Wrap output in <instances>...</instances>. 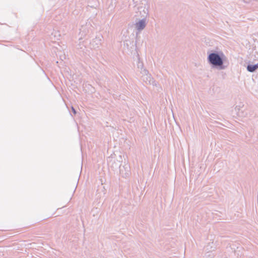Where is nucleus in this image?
<instances>
[{"instance_id":"nucleus-1","label":"nucleus","mask_w":258,"mask_h":258,"mask_svg":"<svg viewBox=\"0 0 258 258\" xmlns=\"http://www.w3.org/2000/svg\"><path fill=\"white\" fill-rule=\"evenodd\" d=\"M209 61L214 66H221L223 64L222 58L217 53H211L208 57Z\"/></svg>"},{"instance_id":"nucleus-2","label":"nucleus","mask_w":258,"mask_h":258,"mask_svg":"<svg viewBox=\"0 0 258 258\" xmlns=\"http://www.w3.org/2000/svg\"><path fill=\"white\" fill-rule=\"evenodd\" d=\"M145 27V21L142 20L136 24V27L138 30H142Z\"/></svg>"},{"instance_id":"nucleus-3","label":"nucleus","mask_w":258,"mask_h":258,"mask_svg":"<svg viewBox=\"0 0 258 258\" xmlns=\"http://www.w3.org/2000/svg\"><path fill=\"white\" fill-rule=\"evenodd\" d=\"M258 68V64L255 65H248L247 69L249 72H253Z\"/></svg>"},{"instance_id":"nucleus-4","label":"nucleus","mask_w":258,"mask_h":258,"mask_svg":"<svg viewBox=\"0 0 258 258\" xmlns=\"http://www.w3.org/2000/svg\"><path fill=\"white\" fill-rule=\"evenodd\" d=\"M73 111L74 112V113H76V111L75 110V109L73 108Z\"/></svg>"}]
</instances>
